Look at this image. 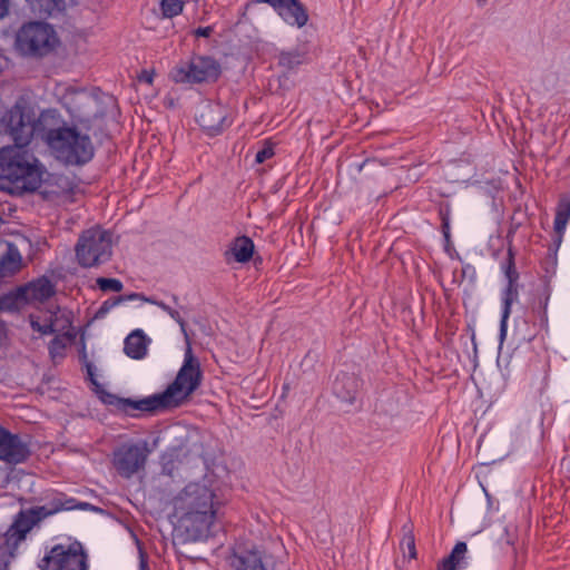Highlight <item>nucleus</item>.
<instances>
[{"label":"nucleus","mask_w":570,"mask_h":570,"mask_svg":"<svg viewBox=\"0 0 570 570\" xmlns=\"http://www.w3.org/2000/svg\"><path fill=\"white\" fill-rule=\"evenodd\" d=\"M222 505L223 501L208 482L188 483L174 499L178 529L184 531L189 541L206 538Z\"/></svg>","instance_id":"7ed1b4c3"},{"label":"nucleus","mask_w":570,"mask_h":570,"mask_svg":"<svg viewBox=\"0 0 570 570\" xmlns=\"http://www.w3.org/2000/svg\"><path fill=\"white\" fill-rule=\"evenodd\" d=\"M48 504L51 505V511L58 513L60 511H68L76 508L83 509L87 503L77 504L73 498H67L63 493H57Z\"/></svg>","instance_id":"c756f323"},{"label":"nucleus","mask_w":570,"mask_h":570,"mask_svg":"<svg viewBox=\"0 0 570 570\" xmlns=\"http://www.w3.org/2000/svg\"><path fill=\"white\" fill-rule=\"evenodd\" d=\"M253 254L254 243L247 236L236 237L226 252V256L232 255L237 263H247L252 259Z\"/></svg>","instance_id":"412c9836"},{"label":"nucleus","mask_w":570,"mask_h":570,"mask_svg":"<svg viewBox=\"0 0 570 570\" xmlns=\"http://www.w3.org/2000/svg\"><path fill=\"white\" fill-rule=\"evenodd\" d=\"M361 382L353 374H342L338 375L333 384L334 393L342 401L352 403L360 390Z\"/></svg>","instance_id":"aec40b11"},{"label":"nucleus","mask_w":570,"mask_h":570,"mask_svg":"<svg viewBox=\"0 0 570 570\" xmlns=\"http://www.w3.org/2000/svg\"><path fill=\"white\" fill-rule=\"evenodd\" d=\"M549 377H550V365L543 364L542 371H541V379H540V383L538 386V391L540 393H543L547 390V387L549 385Z\"/></svg>","instance_id":"4c0bfd02"},{"label":"nucleus","mask_w":570,"mask_h":570,"mask_svg":"<svg viewBox=\"0 0 570 570\" xmlns=\"http://www.w3.org/2000/svg\"><path fill=\"white\" fill-rule=\"evenodd\" d=\"M75 252L82 267L105 264L112 255L111 234L100 227L87 229L79 236Z\"/></svg>","instance_id":"423d86ee"},{"label":"nucleus","mask_w":570,"mask_h":570,"mask_svg":"<svg viewBox=\"0 0 570 570\" xmlns=\"http://www.w3.org/2000/svg\"><path fill=\"white\" fill-rule=\"evenodd\" d=\"M33 528V521L29 520L24 514L18 513L13 523L4 533V544L8 551L12 554L22 542L27 533Z\"/></svg>","instance_id":"a211bd4d"},{"label":"nucleus","mask_w":570,"mask_h":570,"mask_svg":"<svg viewBox=\"0 0 570 570\" xmlns=\"http://www.w3.org/2000/svg\"><path fill=\"white\" fill-rule=\"evenodd\" d=\"M32 12L52 16L65 8V0H26Z\"/></svg>","instance_id":"cd10ccee"},{"label":"nucleus","mask_w":570,"mask_h":570,"mask_svg":"<svg viewBox=\"0 0 570 570\" xmlns=\"http://www.w3.org/2000/svg\"><path fill=\"white\" fill-rule=\"evenodd\" d=\"M501 269L507 282L519 283L520 274L515 266V250L511 240H509L507 258L501 263Z\"/></svg>","instance_id":"c85d7f7f"},{"label":"nucleus","mask_w":570,"mask_h":570,"mask_svg":"<svg viewBox=\"0 0 570 570\" xmlns=\"http://www.w3.org/2000/svg\"><path fill=\"white\" fill-rule=\"evenodd\" d=\"M519 283L507 282L504 289L502 291V309L504 312H511L512 305L519 301Z\"/></svg>","instance_id":"7c9ffc66"},{"label":"nucleus","mask_w":570,"mask_h":570,"mask_svg":"<svg viewBox=\"0 0 570 570\" xmlns=\"http://www.w3.org/2000/svg\"><path fill=\"white\" fill-rule=\"evenodd\" d=\"M138 296H139L138 294H131V295L127 296V299H135Z\"/></svg>","instance_id":"09e8293b"},{"label":"nucleus","mask_w":570,"mask_h":570,"mask_svg":"<svg viewBox=\"0 0 570 570\" xmlns=\"http://www.w3.org/2000/svg\"><path fill=\"white\" fill-rule=\"evenodd\" d=\"M55 293V284L47 277H40L19 287V296H22V301L28 304L43 303Z\"/></svg>","instance_id":"f3484780"},{"label":"nucleus","mask_w":570,"mask_h":570,"mask_svg":"<svg viewBox=\"0 0 570 570\" xmlns=\"http://www.w3.org/2000/svg\"><path fill=\"white\" fill-rule=\"evenodd\" d=\"M51 155L65 166H81L94 157L92 145H49Z\"/></svg>","instance_id":"4468645a"},{"label":"nucleus","mask_w":570,"mask_h":570,"mask_svg":"<svg viewBox=\"0 0 570 570\" xmlns=\"http://www.w3.org/2000/svg\"><path fill=\"white\" fill-rule=\"evenodd\" d=\"M402 539L400 540V550L403 553L404 558L409 560L416 559L417 551L415 546V537L413 533V523L411 521L406 522L402 527Z\"/></svg>","instance_id":"bb28decb"},{"label":"nucleus","mask_w":570,"mask_h":570,"mask_svg":"<svg viewBox=\"0 0 570 570\" xmlns=\"http://www.w3.org/2000/svg\"><path fill=\"white\" fill-rule=\"evenodd\" d=\"M401 392H404V395H407L406 389H401Z\"/></svg>","instance_id":"3c124183"},{"label":"nucleus","mask_w":570,"mask_h":570,"mask_svg":"<svg viewBox=\"0 0 570 570\" xmlns=\"http://www.w3.org/2000/svg\"><path fill=\"white\" fill-rule=\"evenodd\" d=\"M511 315V312L501 311V320H500V337L503 340L508 332V321Z\"/></svg>","instance_id":"ea45409f"},{"label":"nucleus","mask_w":570,"mask_h":570,"mask_svg":"<svg viewBox=\"0 0 570 570\" xmlns=\"http://www.w3.org/2000/svg\"><path fill=\"white\" fill-rule=\"evenodd\" d=\"M153 303L155 305H157L159 308H161L164 312H166L173 320H175L179 324L180 330L186 337V348L188 347V344L191 347V344L188 340V335H187V331H186V322L184 321V318L181 317L179 312L176 311L175 308H171L169 305L165 304L164 302H153Z\"/></svg>","instance_id":"f704fd0d"},{"label":"nucleus","mask_w":570,"mask_h":570,"mask_svg":"<svg viewBox=\"0 0 570 570\" xmlns=\"http://www.w3.org/2000/svg\"><path fill=\"white\" fill-rule=\"evenodd\" d=\"M30 324L35 331L43 335L57 334L50 342L49 352L52 358L61 356L70 338L67 331L71 323L60 308L57 307L56 311H50L42 323L38 318L30 316Z\"/></svg>","instance_id":"6e6552de"},{"label":"nucleus","mask_w":570,"mask_h":570,"mask_svg":"<svg viewBox=\"0 0 570 570\" xmlns=\"http://www.w3.org/2000/svg\"><path fill=\"white\" fill-rule=\"evenodd\" d=\"M535 336H537V334L534 333V334H530L528 336H523L521 340L530 343L535 338Z\"/></svg>","instance_id":"de8ad7c7"},{"label":"nucleus","mask_w":570,"mask_h":570,"mask_svg":"<svg viewBox=\"0 0 570 570\" xmlns=\"http://www.w3.org/2000/svg\"><path fill=\"white\" fill-rule=\"evenodd\" d=\"M65 105L72 117L71 126L55 109L43 110L36 120L31 104L18 99L4 117L10 137L14 142H87L112 138L108 128L116 129L118 124L111 96L97 97L77 90L65 96Z\"/></svg>","instance_id":"f257e3e1"},{"label":"nucleus","mask_w":570,"mask_h":570,"mask_svg":"<svg viewBox=\"0 0 570 570\" xmlns=\"http://www.w3.org/2000/svg\"><path fill=\"white\" fill-rule=\"evenodd\" d=\"M124 351L131 358L140 360L147 353L146 336L142 331L136 330L125 340Z\"/></svg>","instance_id":"5701e85b"},{"label":"nucleus","mask_w":570,"mask_h":570,"mask_svg":"<svg viewBox=\"0 0 570 570\" xmlns=\"http://www.w3.org/2000/svg\"><path fill=\"white\" fill-rule=\"evenodd\" d=\"M22 296H19V287L14 293H10L0 297V311H16L20 304H23Z\"/></svg>","instance_id":"72a5a7b5"},{"label":"nucleus","mask_w":570,"mask_h":570,"mask_svg":"<svg viewBox=\"0 0 570 570\" xmlns=\"http://www.w3.org/2000/svg\"><path fill=\"white\" fill-rule=\"evenodd\" d=\"M440 217H441V229L442 234L446 242L450 240V218H449V208L445 210L443 208L440 209Z\"/></svg>","instance_id":"e433bc0d"},{"label":"nucleus","mask_w":570,"mask_h":570,"mask_svg":"<svg viewBox=\"0 0 570 570\" xmlns=\"http://www.w3.org/2000/svg\"><path fill=\"white\" fill-rule=\"evenodd\" d=\"M60 39L52 24L45 21H28L14 32L13 48L26 58H43L52 53Z\"/></svg>","instance_id":"39448f33"},{"label":"nucleus","mask_w":570,"mask_h":570,"mask_svg":"<svg viewBox=\"0 0 570 570\" xmlns=\"http://www.w3.org/2000/svg\"><path fill=\"white\" fill-rule=\"evenodd\" d=\"M233 567L234 570H266L261 554L256 551H247L235 556Z\"/></svg>","instance_id":"a878e982"},{"label":"nucleus","mask_w":570,"mask_h":570,"mask_svg":"<svg viewBox=\"0 0 570 570\" xmlns=\"http://www.w3.org/2000/svg\"><path fill=\"white\" fill-rule=\"evenodd\" d=\"M462 277H469L471 281L475 278V268L472 264L466 263L462 266Z\"/></svg>","instance_id":"a19ab883"},{"label":"nucleus","mask_w":570,"mask_h":570,"mask_svg":"<svg viewBox=\"0 0 570 570\" xmlns=\"http://www.w3.org/2000/svg\"><path fill=\"white\" fill-rule=\"evenodd\" d=\"M149 449L146 442L125 443L112 453V464L117 473L126 479L145 469Z\"/></svg>","instance_id":"9d476101"},{"label":"nucleus","mask_w":570,"mask_h":570,"mask_svg":"<svg viewBox=\"0 0 570 570\" xmlns=\"http://www.w3.org/2000/svg\"><path fill=\"white\" fill-rule=\"evenodd\" d=\"M275 155V151L272 145H267L262 150H259L255 156L256 164H263L266 159L272 158Z\"/></svg>","instance_id":"58836bf2"},{"label":"nucleus","mask_w":570,"mask_h":570,"mask_svg":"<svg viewBox=\"0 0 570 570\" xmlns=\"http://www.w3.org/2000/svg\"><path fill=\"white\" fill-rule=\"evenodd\" d=\"M220 73L219 65L209 57H194L187 62L177 65L170 72L177 83H198L212 81Z\"/></svg>","instance_id":"1a4fd4ad"},{"label":"nucleus","mask_w":570,"mask_h":570,"mask_svg":"<svg viewBox=\"0 0 570 570\" xmlns=\"http://www.w3.org/2000/svg\"><path fill=\"white\" fill-rule=\"evenodd\" d=\"M570 219V196L563 195L560 197L557 207L556 216L553 222L554 236L553 243L548 248V256L552 259V264H557V253L562 243L563 234L567 224Z\"/></svg>","instance_id":"dca6fc26"},{"label":"nucleus","mask_w":570,"mask_h":570,"mask_svg":"<svg viewBox=\"0 0 570 570\" xmlns=\"http://www.w3.org/2000/svg\"><path fill=\"white\" fill-rule=\"evenodd\" d=\"M19 513L24 514L29 520L33 521V527L42 519L55 514L48 502L45 505L32 508L28 511H21Z\"/></svg>","instance_id":"473e14b6"},{"label":"nucleus","mask_w":570,"mask_h":570,"mask_svg":"<svg viewBox=\"0 0 570 570\" xmlns=\"http://www.w3.org/2000/svg\"><path fill=\"white\" fill-rule=\"evenodd\" d=\"M21 268V255L13 246L0 257V281L14 275Z\"/></svg>","instance_id":"b1692460"},{"label":"nucleus","mask_w":570,"mask_h":570,"mask_svg":"<svg viewBox=\"0 0 570 570\" xmlns=\"http://www.w3.org/2000/svg\"><path fill=\"white\" fill-rule=\"evenodd\" d=\"M96 283L99 289H101L102 292H120L124 287L122 283L116 278L99 277L97 278Z\"/></svg>","instance_id":"c9c22d12"},{"label":"nucleus","mask_w":570,"mask_h":570,"mask_svg":"<svg viewBox=\"0 0 570 570\" xmlns=\"http://www.w3.org/2000/svg\"><path fill=\"white\" fill-rule=\"evenodd\" d=\"M185 2L183 0H161L160 12L161 17L171 19L179 16L184 10Z\"/></svg>","instance_id":"2f4dec72"},{"label":"nucleus","mask_w":570,"mask_h":570,"mask_svg":"<svg viewBox=\"0 0 570 570\" xmlns=\"http://www.w3.org/2000/svg\"><path fill=\"white\" fill-rule=\"evenodd\" d=\"M551 296L550 285L547 283L542 287L539 294L538 306L533 308V312L538 316L539 327L546 333L549 332V317H548V305Z\"/></svg>","instance_id":"393cba45"},{"label":"nucleus","mask_w":570,"mask_h":570,"mask_svg":"<svg viewBox=\"0 0 570 570\" xmlns=\"http://www.w3.org/2000/svg\"><path fill=\"white\" fill-rule=\"evenodd\" d=\"M153 79H154L153 72H149L147 70L142 71V73L140 76V80L150 85V83H153Z\"/></svg>","instance_id":"c03bdc74"},{"label":"nucleus","mask_w":570,"mask_h":570,"mask_svg":"<svg viewBox=\"0 0 570 570\" xmlns=\"http://www.w3.org/2000/svg\"><path fill=\"white\" fill-rule=\"evenodd\" d=\"M28 145H4L0 149V186L22 194L39 189L45 167L27 149Z\"/></svg>","instance_id":"20e7f679"},{"label":"nucleus","mask_w":570,"mask_h":570,"mask_svg":"<svg viewBox=\"0 0 570 570\" xmlns=\"http://www.w3.org/2000/svg\"><path fill=\"white\" fill-rule=\"evenodd\" d=\"M203 373L193 348L188 345L185 350L184 362L175 380L167 389L144 399L134 400L107 394L104 402L128 415H135L136 411L155 413L168 409L179 407L188 402L194 392L200 386Z\"/></svg>","instance_id":"f03ea898"},{"label":"nucleus","mask_w":570,"mask_h":570,"mask_svg":"<svg viewBox=\"0 0 570 570\" xmlns=\"http://www.w3.org/2000/svg\"><path fill=\"white\" fill-rule=\"evenodd\" d=\"M401 392H404V395H407L406 389H401Z\"/></svg>","instance_id":"8fccbe9b"},{"label":"nucleus","mask_w":570,"mask_h":570,"mask_svg":"<svg viewBox=\"0 0 570 570\" xmlns=\"http://www.w3.org/2000/svg\"><path fill=\"white\" fill-rule=\"evenodd\" d=\"M9 12V0H0V20Z\"/></svg>","instance_id":"37998d69"},{"label":"nucleus","mask_w":570,"mask_h":570,"mask_svg":"<svg viewBox=\"0 0 570 570\" xmlns=\"http://www.w3.org/2000/svg\"><path fill=\"white\" fill-rule=\"evenodd\" d=\"M31 454L29 444L0 426V460L9 464L24 462Z\"/></svg>","instance_id":"ddd939ff"},{"label":"nucleus","mask_w":570,"mask_h":570,"mask_svg":"<svg viewBox=\"0 0 570 570\" xmlns=\"http://www.w3.org/2000/svg\"><path fill=\"white\" fill-rule=\"evenodd\" d=\"M41 570H88L87 553L78 541L53 546L43 557Z\"/></svg>","instance_id":"0eeeda50"},{"label":"nucleus","mask_w":570,"mask_h":570,"mask_svg":"<svg viewBox=\"0 0 570 570\" xmlns=\"http://www.w3.org/2000/svg\"><path fill=\"white\" fill-rule=\"evenodd\" d=\"M466 163H473L474 160H471L470 158L465 159Z\"/></svg>","instance_id":"864d4df0"},{"label":"nucleus","mask_w":570,"mask_h":570,"mask_svg":"<svg viewBox=\"0 0 570 570\" xmlns=\"http://www.w3.org/2000/svg\"><path fill=\"white\" fill-rule=\"evenodd\" d=\"M196 119L204 130L215 135L226 126L227 109L217 101H203L198 106Z\"/></svg>","instance_id":"f8f14e48"},{"label":"nucleus","mask_w":570,"mask_h":570,"mask_svg":"<svg viewBox=\"0 0 570 570\" xmlns=\"http://www.w3.org/2000/svg\"><path fill=\"white\" fill-rule=\"evenodd\" d=\"M214 29L213 27H200L195 30V35L197 37H209L213 33Z\"/></svg>","instance_id":"79ce46f5"},{"label":"nucleus","mask_w":570,"mask_h":570,"mask_svg":"<svg viewBox=\"0 0 570 570\" xmlns=\"http://www.w3.org/2000/svg\"><path fill=\"white\" fill-rule=\"evenodd\" d=\"M401 392H404V395H407L406 389H401Z\"/></svg>","instance_id":"603ef678"},{"label":"nucleus","mask_w":570,"mask_h":570,"mask_svg":"<svg viewBox=\"0 0 570 570\" xmlns=\"http://www.w3.org/2000/svg\"><path fill=\"white\" fill-rule=\"evenodd\" d=\"M466 552V543L464 541L456 542L450 554L439 562L438 570H456L459 568H465L466 562L464 559Z\"/></svg>","instance_id":"4be33fe9"},{"label":"nucleus","mask_w":570,"mask_h":570,"mask_svg":"<svg viewBox=\"0 0 570 570\" xmlns=\"http://www.w3.org/2000/svg\"><path fill=\"white\" fill-rule=\"evenodd\" d=\"M6 335V324L4 322L0 321V341Z\"/></svg>","instance_id":"49530a36"},{"label":"nucleus","mask_w":570,"mask_h":570,"mask_svg":"<svg viewBox=\"0 0 570 570\" xmlns=\"http://www.w3.org/2000/svg\"><path fill=\"white\" fill-rule=\"evenodd\" d=\"M311 46L308 42H302L294 48L281 51L278 56V65L287 70H294L309 62Z\"/></svg>","instance_id":"6ab92c4d"},{"label":"nucleus","mask_w":570,"mask_h":570,"mask_svg":"<svg viewBox=\"0 0 570 570\" xmlns=\"http://www.w3.org/2000/svg\"><path fill=\"white\" fill-rule=\"evenodd\" d=\"M125 299V297L122 296H119L117 297L112 303L109 304V302H105L104 305L101 306V309H108L109 307H112L115 305H117L119 302H122Z\"/></svg>","instance_id":"a18cd8bd"},{"label":"nucleus","mask_w":570,"mask_h":570,"mask_svg":"<svg viewBox=\"0 0 570 570\" xmlns=\"http://www.w3.org/2000/svg\"><path fill=\"white\" fill-rule=\"evenodd\" d=\"M40 195L43 199L56 204L73 202V196L80 191V180L76 176L48 174L42 177Z\"/></svg>","instance_id":"9b49d317"},{"label":"nucleus","mask_w":570,"mask_h":570,"mask_svg":"<svg viewBox=\"0 0 570 570\" xmlns=\"http://www.w3.org/2000/svg\"><path fill=\"white\" fill-rule=\"evenodd\" d=\"M269 4L283 21L292 27L302 28L308 21V14L298 0H259Z\"/></svg>","instance_id":"2eb2a0df"}]
</instances>
